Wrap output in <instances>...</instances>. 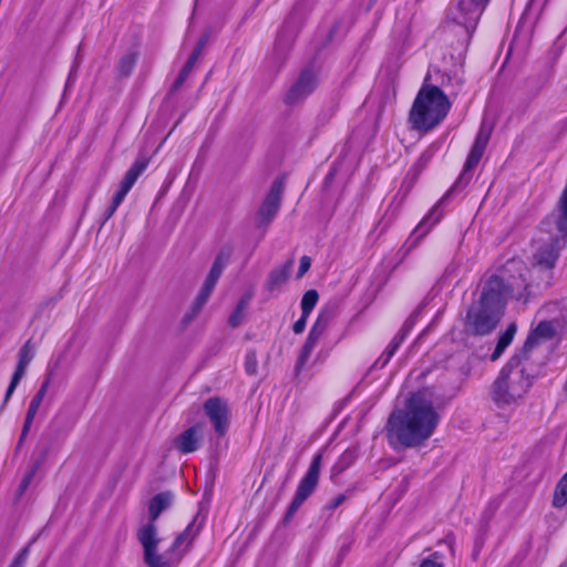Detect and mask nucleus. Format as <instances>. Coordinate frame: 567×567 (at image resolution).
Segmentation results:
<instances>
[{
  "label": "nucleus",
  "mask_w": 567,
  "mask_h": 567,
  "mask_svg": "<svg viewBox=\"0 0 567 567\" xmlns=\"http://www.w3.org/2000/svg\"><path fill=\"white\" fill-rule=\"evenodd\" d=\"M527 268L520 260H509L501 275L491 277L483 286L477 301L468 308L464 330L468 334L491 333L498 324L504 307L515 290L525 287Z\"/></svg>",
  "instance_id": "1"
},
{
  "label": "nucleus",
  "mask_w": 567,
  "mask_h": 567,
  "mask_svg": "<svg viewBox=\"0 0 567 567\" xmlns=\"http://www.w3.org/2000/svg\"><path fill=\"white\" fill-rule=\"evenodd\" d=\"M439 422L440 414L432 393L421 391L390 414L386 436L394 447H415L432 436Z\"/></svg>",
  "instance_id": "2"
},
{
  "label": "nucleus",
  "mask_w": 567,
  "mask_h": 567,
  "mask_svg": "<svg viewBox=\"0 0 567 567\" xmlns=\"http://www.w3.org/2000/svg\"><path fill=\"white\" fill-rule=\"evenodd\" d=\"M200 526L194 519L176 536L168 548L162 550L164 538L153 522H140L136 538L143 550V561L147 567H175L189 549Z\"/></svg>",
  "instance_id": "3"
},
{
  "label": "nucleus",
  "mask_w": 567,
  "mask_h": 567,
  "mask_svg": "<svg viewBox=\"0 0 567 567\" xmlns=\"http://www.w3.org/2000/svg\"><path fill=\"white\" fill-rule=\"evenodd\" d=\"M451 103L437 86L424 83L417 92L409 113V123L415 131L426 133L447 115Z\"/></svg>",
  "instance_id": "4"
},
{
  "label": "nucleus",
  "mask_w": 567,
  "mask_h": 567,
  "mask_svg": "<svg viewBox=\"0 0 567 567\" xmlns=\"http://www.w3.org/2000/svg\"><path fill=\"white\" fill-rule=\"evenodd\" d=\"M532 385L530 377L519 363H509L495 380L492 390L493 401L501 408L518 404Z\"/></svg>",
  "instance_id": "5"
},
{
  "label": "nucleus",
  "mask_w": 567,
  "mask_h": 567,
  "mask_svg": "<svg viewBox=\"0 0 567 567\" xmlns=\"http://www.w3.org/2000/svg\"><path fill=\"white\" fill-rule=\"evenodd\" d=\"M321 455L317 454L313 457L307 471V474L302 477L298 485L295 497L289 508L290 514L296 512L300 507V505L309 497V495H311V493L315 491L319 481Z\"/></svg>",
  "instance_id": "6"
},
{
  "label": "nucleus",
  "mask_w": 567,
  "mask_h": 567,
  "mask_svg": "<svg viewBox=\"0 0 567 567\" xmlns=\"http://www.w3.org/2000/svg\"><path fill=\"white\" fill-rule=\"evenodd\" d=\"M204 411L214 424L215 431L224 434L229 424L228 404L219 398H212L204 403Z\"/></svg>",
  "instance_id": "7"
},
{
  "label": "nucleus",
  "mask_w": 567,
  "mask_h": 567,
  "mask_svg": "<svg viewBox=\"0 0 567 567\" xmlns=\"http://www.w3.org/2000/svg\"><path fill=\"white\" fill-rule=\"evenodd\" d=\"M147 166V161H137L135 162L131 168L125 173L123 179L121 181L120 188L115 193L112 205L109 209L107 217H111L121 203L124 200L126 194L133 187L134 183L138 178V176L144 172Z\"/></svg>",
  "instance_id": "8"
},
{
  "label": "nucleus",
  "mask_w": 567,
  "mask_h": 567,
  "mask_svg": "<svg viewBox=\"0 0 567 567\" xmlns=\"http://www.w3.org/2000/svg\"><path fill=\"white\" fill-rule=\"evenodd\" d=\"M488 0H460L455 20L465 27H474Z\"/></svg>",
  "instance_id": "9"
},
{
  "label": "nucleus",
  "mask_w": 567,
  "mask_h": 567,
  "mask_svg": "<svg viewBox=\"0 0 567 567\" xmlns=\"http://www.w3.org/2000/svg\"><path fill=\"white\" fill-rule=\"evenodd\" d=\"M327 327H328V318L324 315H319L316 322L311 327L308 338L300 351V355L298 359L299 367L303 365L307 362L312 350L317 346L319 339L326 331Z\"/></svg>",
  "instance_id": "10"
},
{
  "label": "nucleus",
  "mask_w": 567,
  "mask_h": 567,
  "mask_svg": "<svg viewBox=\"0 0 567 567\" xmlns=\"http://www.w3.org/2000/svg\"><path fill=\"white\" fill-rule=\"evenodd\" d=\"M203 436V426L195 425L182 434H179L175 441V447L183 453H190L198 449L199 442Z\"/></svg>",
  "instance_id": "11"
},
{
  "label": "nucleus",
  "mask_w": 567,
  "mask_h": 567,
  "mask_svg": "<svg viewBox=\"0 0 567 567\" xmlns=\"http://www.w3.org/2000/svg\"><path fill=\"white\" fill-rule=\"evenodd\" d=\"M491 136V127L483 125L475 138L474 145L465 163L466 169H472L481 161Z\"/></svg>",
  "instance_id": "12"
},
{
  "label": "nucleus",
  "mask_w": 567,
  "mask_h": 567,
  "mask_svg": "<svg viewBox=\"0 0 567 567\" xmlns=\"http://www.w3.org/2000/svg\"><path fill=\"white\" fill-rule=\"evenodd\" d=\"M174 501V495L171 492H164L155 495L151 498L147 506V515L142 517L141 522H153L158 518V516L171 507Z\"/></svg>",
  "instance_id": "13"
},
{
  "label": "nucleus",
  "mask_w": 567,
  "mask_h": 567,
  "mask_svg": "<svg viewBox=\"0 0 567 567\" xmlns=\"http://www.w3.org/2000/svg\"><path fill=\"white\" fill-rule=\"evenodd\" d=\"M316 86V80L310 74H303L287 94L289 103H296L308 96Z\"/></svg>",
  "instance_id": "14"
},
{
  "label": "nucleus",
  "mask_w": 567,
  "mask_h": 567,
  "mask_svg": "<svg viewBox=\"0 0 567 567\" xmlns=\"http://www.w3.org/2000/svg\"><path fill=\"white\" fill-rule=\"evenodd\" d=\"M280 205V192L279 189H271V192L266 197L259 209V219L261 223H268L274 218L277 214V210Z\"/></svg>",
  "instance_id": "15"
},
{
  "label": "nucleus",
  "mask_w": 567,
  "mask_h": 567,
  "mask_svg": "<svg viewBox=\"0 0 567 567\" xmlns=\"http://www.w3.org/2000/svg\"><path fill=\"white\" fill-rule=\"evenodd\" d=\"M221 271H223V267L218 264V262H215L208 274V276L206 277L204 284H203V287L198 293V297H197V301L203 305L206 302V300L208 299V297L210 296L212 291L214 290L220 275H221Z\"/></svg>",
  "instance_id": "16"
},
{
  "label": "nucleus",
  "mask_w": 567,
  "mask_h": 567,
  "mask_svg": "<svg viewBox=\"0 0 567 567\" xmlns=\"http://www.w3.org/2000/svg\"><path fill=\"white\" fill-rule=\"evenodd\" d=\"M442 215L443 214L440 210L439 205H435L416 226L414 235L417 236V238L424 237L431 230V228L441 220Z\"/></svg>",
  "instance_id": "17"
},
{
  "label": "nucleus",
  "mask_w": 567,
  "mask_h": 567,
  "mask_svg": "<svg viewBox=\"0 0 567 567\" xmlns=\"http://www.w3.org/2000/svg\"><path fill=\"white\" fill-rule=\"evenodd\" d=\"M516 331H517L516 324L511 323L506 328V330L499 336L496 348L491 355L492 361H496L503 354L505 349L512 343Z\"/></svg>",
  "instance_id": "18"
},
{
  "label": "nucleus",
  "mask_w": 567,
  "mask_h": 567,
  "mask_svg": "<svg viewBox=\"0 0 567 567\" xmlns=\"http://www.w3.org/2000/svg\"><path fill=\"white\" fill-rule=\"evenodd\" d=\"M557 258V250L555 247L550 244L547 245L543 250H539L535 255L536 264L543 267L550 268L554 266Z\"/></svg>",
  "instance_id": "19"
},
{
  "label": "nucleus",
  "mask_w": 567,
  "mask_h": 567,
  "mask_svg": "<svg viewBox=\"0 0 567 567\" xmlns=\"http://www.w3.org/2000/svg\"><path fill=\"white\" fill-rule=\"evenodd\" d=\"M567 504V473L558 482L554 497L553 505L557 508H561Z\"/></svg>",
  "instance_id": "20"
},
{
  "label": "nucleus",
  "mask_w": 567,
  "mask_h": 567,
  "mask_svg": "<svg viewBox=\"0 0 567 567\" xmlns=\"http://www.w3.org/2000/svg\"><path fill=\"white\" fill-rule=\"evenodd\" d=\"M289 276V271L286 268H278L274 270L268 279L269 289L274 290L280 286H282Z\"/></svg>",
  "instance_id": "21"
},
{
  "label": "nucleus",
  "mask_w": 567,
  "mask_h": 567,
  "mask_svg": "<svg viewBox=\"0 0 567 567\" xmlns=\"http://www.w3.org/2000/svg\"><path fill=\"white\" fill-rule=\"evenodd\" d=\"M319 295L316 290H308L301 299V310L305 315H310L317 305Z\"/></svg>",
  "instance_id": "22"
},
{
  "label": "nucleus",
  "mask_w": 567,
  "mask_h": 567,
  "mask_svg": "<svg viewBox=\"0 0 567 567\" xmlns=\"http://www.w3.org/2000/svg\"><path fill=\"white\" fill-rule=\"evenodd\" d=\"M33 357L34 349L30 341H28L22 346V348L19 351V361L17 365L27 369L30 362L32 361Z\"/></svg>",
  "instance_id": "23"
},
{
  "label": "nucleus",
  "mask_w": 567,
  "mask_h": 567,
  "mask_svg": "<svg viewBox=\"0 0 567 567\" xmlns=\"http://www.w3.org/2000/svg\"><path fill=\"white\" fill-rule=\"evenodd\" d=\"M43 399L41 398V394H37L31 403H30V406H29V410H28V413H27V416H25V424H24V427H23V433H25L28 430H29V426L30 424L32 423L41 403H42Z\"/></svg>",
  "instance_id": "24"
},
{
  "label": "nucleus",
  "mask_w": 567,
  "mask_h": 567,
  "mask_svg": "<svg viewBox=\"0 0 567 567\" xmlns=\"http://www.w3.org/2000/svg\"><path fill=\"white\" fill-rule=\"evenodd\" d=\"M137 61V53L136 52H130L125 54L121 62H120V71L123 75L131 74L132 70L134 69Z\"/></svg>",
  "instance_id": "25"
},
{
  "label": "nucleus",
  "mask_w": 567,
  "mask_h": 567,
  "mask_svg": "<svg viewBox=\"0 0 567 567\" xmlns=\"http://www.w3.org/2000/svg\"><path fill=\"white\" fill-rule=\"evenodd\" d=\"M247 305H248L247 299H243L238 302L237 308L235 309L233 315L229 317V323L231 326L236 327L241 322L245 311H246V308H247Z\"/></svg>",
  "instance_id": "26"
},
{
  "label": "nucleus",
  "mask_w": 567,
  "mask_h": 567,
  "mask_svg": "<svg viewBox=\"0 0 567 567\" xmlns=\"http://www.w3.org/2000/svg\"><path fill=\"white\" fill-rule=\"evenodd\" d=\"M420 567H443V563L437 554H433L423 559Z\"/></svg>",
  "instance_id": "27"
},
{
  "label": "nucleus",
  "mask_w": 567,
  "mask_h": 567,
  "mask_svg": "<svg viewBox=\"0 0 567 567\" xmlns=\"http://www.w3.org/2000/svg\"><path fill=\"white\" fill-rule=\"evenodd\" d=\"M246 370L249 373H255L257 370V359L255 353H248L246 357Z\"/></svg>",
  "instance_id": "28"
},
{
  "label": "nucleus",
  "mask_w": 567,
  "mask_h": 567,
  "mask_svg": "<svg viewBox=\"0 0 567 567\" xmlns=\"http://www.w3.org/2000/svg\"><path fill=\"white\" fill-rule=\"evenodd\" d=\"M308 317H309L308 315L302 313L300 319L295 322V324H293L295 333L299 334V333L303 332L306 324H307Z\"/></svg>",
  "instance_id": "29"
},
{
  "label": "nucleus",
  "mask_w": 567,
  "mask_h": 567,
  "mask_svg": "<svg viewBox=\"0 0 567 567\" xmlns=\"http://www.w3.org/2000/svg\"><path fill=\"white\" fill-rule=\"evenodd\" d=\"M310 265H311V259L309 257H307V256L301 257L300 264H299L298 276L299 277L303 276L309 270Z\"/></svg>",
  "instance_id": "30"
},
{
  "label": "nucleus",
  "mask_w": 567,
  "mask_h": 567,
  "mask_svg": "<svg viewBox=\"0 0 567 567\" xmlns=\"http://www.w3.org/2000/svg\"><path fill=\"white\" fill-rule=\"evenodd\" d=\"M25 370H27V369H24V368H22V367L17 365L16 371H14V373H13V375H12V379H11V382H10V383L18 385V383L20 382V380H21V379H22V377L24 375Z\"/></svg>",
  "instance_id": "31"
},
{
  "label": "nucleus",
  "mask_w": 567,
  "mask_h": 567,
  "mask_svg": "<svg viewBox=\"0 0 567 567\" xmlns=\"http://www.w3.org/2000/svg\"><path fill=\"white\" fill-rule=\"evenodd\" d=\"M196 59H197V53H194V54L192 55V58L188 60V62H187L186 66H185V68H184V70H183V73H184V74H186V73L192 69V66H193V64L195 63Z\"/></svg>",
  "instance_id": "32"
},
{
  "label": "nucleus",
  "mask_w": 567,
  "mask_h": 567,
  "mask_svg": "<svg viewBox=\"0 0 567 567\" xmlns=\"http://www.w3.org/2000/svg\"><path fill=\"white\" fill-rule=\"evenodd\" d=\"M16 388H17L16 384H12V383L9 384L6 395H4V402H7L10 399V396L14 392Z\"/></svg>",
  "instance_id": "33"
},
{
  "label": "nucleus",
  "mask_w": 567,
  "mask_h": 567,
  "mask_svg": "<svg viewBox=\"0 0 567 567\" xmlns=\"http://www.w3.org/2000/svg\"><path fill=\"white\" fill-rule=\"evenodd\" d=\"M48 386H49V381H45L37 394H41V398L43 399L47 393Z\"/></svg>",
  "instance_id": "34"
},
{
  "label": "nucleus",
  "mask_w": 567,
  "mask_h": 567,
  "mask_svg": "<svg viewBox=\"0 0 567 567\" xmlns=\"http://www.w3.org/2000/svg\"><path fill=\"white\" fill-rule=\"evenodd\" d=\"M12 567H22V561L18 559Z\"/></svg>",
  "instance_id": "35"
},
{
  "label": "nucleus",
  "mask_w": 567,
  "mask_h": 567,
  "mask_svg": "<svg viewBox=\"0 0 567 567\" xmlns=\"http://www.w3.org/2000/svg\"><path fill=\"white\" fill-rule=\"evenodd\" d=\"M534 338H535L534 336H530V337L528 338V340H527V342H526V343H527V344L532 343V342H533V340H534Z\"/></svg>",
  "instance_id": "36"
},
{
  "label": "nucleus",
  "mask_w": 567,
  "mask_h": 567,
  "mask_svg": "<svg viewBox=\"0 0 567 567\" xmlns=\"http://www.w3.org/2000/svg\"><path fill=\"white\" fill-rule=\"evenodd\" d=\"M29 480H30V477H27V478L23 481V487H25V486L28 485Z\"/></svg>",
  "instance_id": "37"
},
{
  "label": "nucleus",
  "mask_w": 567,
  "mask_h": 567,
  "mask_svg": "<svg viewBox=\"0 0 567 567\" xmlns=\"http://www.w3.org/2000/svg\"><path fill=\"white\" fill-rule=\"evenodd\" d=\"M342 501H343V497H342V496H340V497L337 499V502H336V506H337L338 504H340Z\"/></svg>",
  "instance_id": "38"
}]
</instances>
